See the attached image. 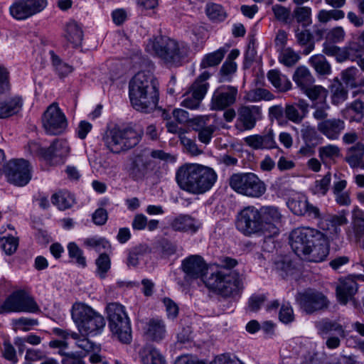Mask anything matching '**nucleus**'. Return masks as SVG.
<instances>
[{
    "label": "nucleus",
    "mask_w": 364,
    "mask_h": 364,
    "mask_svg": "<svg viewBox=\"0 0 364 364\" xmlns=\"http://www.w3.org/2000/svg\"><path fill=\"white\" fill-rule=\"evenodd\" d=\"M48 0H15L9 6V14L17 21H24L42 12Z\"/></svg>",
    "instance_id": "obj_13"
},
{
    "label": "nucleus",
    "mask_w": 364,
    "mask_h": 364,
    "mask_svg": "<svg viewBox=\"0 0 364 364\" xmlns=\"http://www.w3.org/2000/svg\"><path fill=\"white\" fill-rule=\"evenodd\" d=\"M201 223L190 215L181 214L173 218L170 226L174 231L196 233L200 228Z\"/></svg>",
    "instance_id": "obj_24"
},
{
    "label": "nucleus",
    "mask_w": 364,
    "mask_h": 364,
    "mask_svg": "<svg viewBox=\"0 0 364 364\" xmlns=\"http://www.w3.org/2000/svg\"><path fill=\"white\" fill-rule=\"evenodd\" d=\"M6 313L31 312L39 311V307L33 298L24 291H16L4 301Z\"/></svg>",
    "instance_id": "obj_14"
},
{
    "label": "nucleus",
    "mask_w": 364,
    "mask_h": 364,
    "mask_svg": "<svg viewBox=\"0 0 364 364\" xmlns=\"http://www.w3.org/2000/svg\"><path fill=\"white\" fill-rule=\"evenodd\" d=\"M301 138L305 144L316 146L322 139L318 134L316 129L309 125H303L301 129Z\"/></svg>",
    "instance_id": "obj_47"
},
{
    "label": "nucleus",
    "mask_w": 364,
    "mask_h": 364,
    "mask_svg": "<svg viewBox=\"0 0 364 364\" xmlns=\"http://www.w3.org/2000/svg\"><path fill=\"white\" fill-rule=\"evenodd\" d=\"M237 264L235 259L225 257L223 260L225 269L211 273L205 281V286L223 297L238 295L244 288L242 277L238 272L230 270Z\"/></svg>",
    "instance_id": "obj_3"
},
{
    "label": "nucleus",
    "mask_w": 364,
    "mask_h": 364,
    "mask_svg": "<svg viewBox=\"0 0 364 364\" xmlns=\"http://www.w3.org/2000/svg\"><path fill=\"white\" fill-rule=\"evenodd\" d=\"M298 302L301 310L306 314L324 310L329 305V301L323 293L311 289L299 294Z\"/></svg>",
    "instance_id": "obj_18"
},
{
    "label": "nucleus",
    "mask_w": 364,
    "mask_h": 364,
    "mask_svg": "<svg viewBox=\"0 0 364 364\" xmlns=\"http://www.w3.org/2000/svg\"><path fill=\"white\" fill-rule=\"evenodd\" d=\"M18 245V241L16 237H7L0 239V246L3 251L7 255H11L16 252Z\"/></svg>",
    "instance_id": "obj_56"
},
{
    "label": "nucleus",
    "mask_w": 364,
    "mask_h": 364,
    "mask_svg": "<svg viewBox=\"0 0 364 364\" xmlns=\"http://www.w3.org/2000/svg\"><path fill=\"white\" fill-rule=\"evenodd\" d=\"M226 53V49L220 48L214 52L205 55L200 64V68L205 69L209 67L218 65L221 63Z\"/></svg>",
    "instance_id": "obj_40"
},
{
    "label": "nucleus",
    "mask_w": 364,
    "mask_h": 364,
    "mask_svg": "<svg viewBox=\"0 0 364 364\" xmlns=\"http://www.w3.org/2000/svg\"><path fill=\"white\" fill-rule=\"evenodd\" d=\"M4 171L8 181L17 186L26 185L31 178L28 162L24 159L9 161Z\"/></svg>",
    "instance_id": "obj_17"
},
{
    "label": "nucleus",
    "mask_w": 364,
    "mask_h": 364,
    "mask_svg": "<svg viewBox=\"0 0 364 364\" xmlns=\"http://www.w3.org/2000/svg\"><path fill=\"white\" fill-rule=\"evenodd\" d=\"M342 116L349 122H360L364 117V104L356 100L342 110Z\"/></svg>",
    "instance_id": "obj_32"
},
{
    "label": "nucleus",
    "mask_w": 364,
    "mask_h": 364,
    "mask_svg": "<svg viewBox=\"0 0 364 364\" xmlns=\"http://www.w3.org/2000/svg\"><path fill=\"white\" fill-rule=\"evenodd\" d=\"M51 55L53 65L55 67V69L60 77H65L70 73H72V66L65 63L62 62L60 59L53 53V52H51Z\"/></svg>",
    "instance_id": "obj_57"
},
{
    "label": "nucleus",
    "mask_w": 364,
    "mask_h": 364,
    "mask_svg": "<svg viewBox=\"0 0 364 364\" xmlns=\"http://www.w3.org/2000/svg\"><path fill=\"white\" fill-rule=\"evenodd\" d=\"M210 117L207 115L198 116L191 119V126L193 131L198 133V140L207 145L208 144L217 127L215 124H208Z\"/></svg>",
    "instance_id": "obj_23"
},
{
    "label": "nucleus",
    "mask_w": 364,
    "mask_h": 364,
    "mask_svg": "<svg viewBox=\"0 0 364 364\" xmlns=\"http://www.w3.org/2000/svg\"><path fill=\"white\" fill-rule=\"evenodd\" d=\"M345 31L341 26H337L330 30L326 35V41L324 43H329L332 45L342 42L345 38Z\"/></svg>",
    "instance_id": "obj_58"
},
{
    "label": "nucleus",
    "mask_w": 364,
    "mask_h": 364,
    "mask_svg": "<svg viewBox=\"0 0 364 364\" xmlns=\"http://www.w3.org/2000/svg\"><path fill=\"white\" fill-rule=\"evenodd\" d=\"M181 268L186 280L202 278L207 272V264L199 255H191L182 261Z\"/></svg>",
    "instance_id": "obj_21"
},
{
    "label": "nucleus",
    "mask_w": 364,
    "mask_h": 364,
    "mask_svg": "<svg viewBox=\"0 0 364 364\" xmlns=\"http://www.w3.org/2000/svg\"><path fill=\"white\" fill-rule=\"evenodd\" d=\"M274 17L277 20L285 23H289L291 10L279 4H275L272 7Z\"/></svg>",
    "instance_id": "obj_60"
},
{
    "label": "nucleus",
    "mask_w": 364,
    "mask_h": 364,
    "mask_svg": "<svg viewBox=\"0 0 364 364\" xmlns=\"http://www.w3.org/2000/svg\"><path fill=\"white\" fill-rule=\"evenodd\" d=\"M237 65L235 62H230L225 60L223 64L220 73V81H230L232 75L236 72Z\"/></svg>",
    "instance_id": "obj_59"
},
{
    "label": "nucleus",
    "mask_w": 364,
    "mask_h": 364,
    "mask_svg": "<svg viewBox=\"0 0 364 364\" xmlns=\"http://www.w3.org/2000/svg\"><path fill=\"white\" fill-rule=\"evenodd\" d=\"M145 335L153 341L163 340L166 333L164 321L159 318H153L149 320L145 328Z\"/></svg>",
    "instance_id": "obj_29"
},
{
    "label": "nucleus",
    "mask_w": 364,
    "mask_h": 364,
    "mask_svg": "<svg viewBox=\"0 0 364 364\" xmlns=\"http://www.w3.org/2000/svg\"><path fill=\"white\" fill-rule=\"evenodd\" d=\"M97 266V274L101 278L106 277L107 272L111 267V260L107 254H100L95 262Z\"/></svg>",
    "instance_id": "obj_53"
},
{
    "label": "nucleus",
    "mask_w": 364,
    "mask_h": 364,
    "mask_svg": "<svg viewBox=\"0 0 364 364\" xmlns=\"http://www.w3.org/2000/svg\"><path fill=\"white\" fill-rule=\"evenodd\" d=\"M364 235V213L360 209H355L353 212L350 226L346 230V235L349 241Z\"/></svg>",
    "instance_id": "obj_31"
},
{
    "label": "nucleus",
    "mask_w": 364,
    "mask_h": 364,
    "mask_svg": "<svg viewBox=\"0 0 364 364\" xmlns=\"http://www.w3.org/2000/svg\"><path fill=\"white\" fill-rule=\"evenodd\" d=\"M151 158L164 161L173 160L171 154L162 150L144 149L130 158V163L127 168L129 178L139 181L144 178L151 162Z\"/></svg>",
    "instance_id": "obj_9"
},
{
    "label": "nucleus",
    "mask_w": 364,
    "mask_h": 364,
    "mask_svg": "<svg viewBox=\"0 0 364 364\" xmlns=\"http://www.w3.org/2000/svg\"><path fill=\"white\" fill-rule=\"evenodd\" d=\"M331 181V174L328 172L322 178L315 181L314 186L311 188L312 193L325 196L329 189Z\"/></svg>",
    "instance_id": "obj_45"
},
{
    "label": "nucleus",
    "mask_w": 364,
    "mask_h": 364,
    "mask_svg": "<svg viewBox=\"0 0 364 364\" xmlns=\"http://www.w3.org/2000/svg\"><path fill=\"white\" fill-rule=\"evenodd\" d=\"M129 98L132 107L141 112L154 110L159 102V82L153 73L140 71L130 80Z\"/></svg>",
    "instance_id": "obj_1"
},
{
    "label": "nucleus",
    "mask_w": 364,
    "mask_h": 364,
    "mask_svg": "<svg viewBox=\"0 0 364 364\" xmlns=\"http://www.w3.org/2000/svg\"><path fill=\"white\" fill-rule=\"evenodd\" d=\"M275 267L283 279H288L289 277H293L295 272L294 257L291 255L280 257L275 262Z\"/></svg>",
    "instance_id": "obj_34"
},
{
    "label": "nucleus",
    "mask_w": 364,
    "mask_h": 364,
    "mask_svg": "<svg viewBox=\"0 0 364 364\" xmlns=\"http://www.w3.org/2000/svg\"><path fill=\"white\" fill-rule=\"evenodd\" d=\"M142 132L133 127H114L102 135L105 147L112 153L119 154L135 147L140 141Z\"/></svg>",
    "instance_id": "obj_6"
},
{
    "label": "nucleus",
    "mask_w": 364,
    "mask_h": 364,
    "mask_svg": "<svg viewBox=\"0 0 364 364\" xmlns=\"http://www.w3.org/2000/svg\"><path fill=\"white\" fill-rule=\"evenodd\" d=\"M64 37L73 48L79 47L83 39V31L81 26L75 21H68L65 26Z\"/></svg>",
    "instance_id": "obj_30"
},
{
    "label": "nucleus",
    "mask_w": 364,
    "mask_h": 364,
    "mask_svg": "<svg viewBox=\"0 0 364 364\" xmlns=\"http://www.w3.org/2000/svg\"><path fill=\"white\" fill-rule=\"evenodd\" d=\"M142 364H166L164 357L155 348L147 347L144 349L141 355Z\"/></svg>",
    "instance_id": "obj_41"
},
{
    "label": "nucleus",
    "mask_w": 364,
    "mask_h": 364,
    "mask_svg": "<svg viewBox=\"0 0 364 364\" xmlns=\"http://www.w3.org/2000/svg\"><path fill=\"white\" fill-rule=\"evenodd\" d=\"M316 327L320 334H328L334 331L342 338H345L346 336L345 327L337 321L323 318L316 323Z\"/></svg>",
    "instance_id": "obj_37"
},
{
    "label": "nucleus",
    "mask_w": 364,
    "mask_h": 364,
    "mask_svg": "<svg viewBox=\"0 0 364 364\" xmlns=\"http://www.w3.org/2000/svg\"><path fill=\"white\" fill-rule=\"evenodd\" d=\"M261 234L268 237L277 235L282 226V215L274 206H262L259 209Z\"/></svg>",
    "instance_id": "obj_19"
},
{
    "label": "nucleus",
    "mask_w": 364,
    "mask_h": 364,
    "mask_svg": "<svg viewBox=\"0 0 364 364\" xmlns=\"http://www.w3.org/2000/svg\"><path fill=\"white\" fill-rule=\"evenodd\" d=\"M272 129H269L263 134H255L245 138V143L254 149H273L277 147L274 139Z\"/></svg>",
    "instance_id": "obj_27"
},
{
    "label": "nucleus",
    "mask_w": 364,
    "mask_h": 364,
    "mask_svg": "<svg viewBox=\"0 0 364 364\" xmlns=\"http://www.w3.org/2000/svg\"><path fill=\"white\" fill-rule=\"evenodd\" d=\"M297 253L301 259L310 262H321L329 255V245L320 231L309 227L298 229Z\"/></svg>",
    "instance_id": "obj_4"
},
{
    "label": "nucleus",
    "mask_w": 364,
    "mask_h": 364,
    "mask_svg": "<svg viewBox=\"0 0 364 364\" xmlns=\"http://www.w3.org/2000/svg\"><path fill=\"white\" fill-rule=\"evenodd\" d=\"M297 43L303 48L299 52L308 55L314 49L313 37L309 31L305 29L297 36Z\"/></svg>",
    "instance_id": "obj_44"
},
{
    "label": "nucleus",
    "mask_w": 364,
    "mask_h": 364,
    "mask_svg": "<svg viewBox=\"0 0 364 364\" xmlns=\"http://www.w3.org/2000/svg\"><path fill=\"white\" fill-rule=\"evenodd\" d=\"M68 250L70 257L75 258L76 262L82 267L86 266L85 257L82 255V252L75 242H70L68 245Z\"/></svg>",
    "instance_id": "obj_61"
},
{
    "label": "nucleus",
    "mask_w": 364,
    "mask_h": 364,
    "mask_svg": "<svg viewBox=\"0 0 364 364\" xmlns=\"http://www.w3.org/2000/svg\"><path fill=\"white\" fill-rule=\"evenodd\" d=\"M87 336L85 334L80 335L76 332L70 333V337L75 341L76 347L83 350L85 354H88L92 351H100V346L90 341Z\"/></svg>",
    "instance_id": "obj_39"
},
{
    "label": "nucleus",
    "mask_w": 364,
    "mask_h": 364,
    "mask_svg": "<svg viewBox=\"0 0 364 364\" xmlns=\"http://www.w3.org/2000/svg\"><path fill=\"white\" fill-rule=\"evenodd\" d=\"M323 53L328 56L335 57L339 63L347 60L356 62L360 69L364 71V48L356 41L350 42L343 48L329 43H323Z\"/></svg>",
    "instance_id": "obj_11"
},
{
    "label": "nucleus",
    "mask_w": 364,
    "mask_h": 364,
    "mask_svg": "<svg viewBox=\"0 0 364 364\" xmlns=\"http://www.w3.org/2000/svg\"><path fill=\"white\" fill-rule=\"evenodd\" d=\"M22 107V100L14 97L6 100H0V118L4 119L17 114Z\"/></svg>",
    "instance_id": "obj_36"
},
{
    "label": "nucleus",
    "mask_w": 364,
    "mask_h": 364,
    "mask_svg": "<svg viewBox=\"0 0 364 364\" xmlns=\"http://www.w3.org/2000/svg\"><path fill=\"white\" fill-rule=\"evenodd\" d=\"M206 14L208 18L214 21H223L227 15L223 8L216 4H209L206 6Z\"/></svg>",
    "instance_id": "obj_51"
},
{
    "label": "nucleus",
    "mask_w": 364,
    "mask_h": 364,
    "mask_svg": "<svg viewBox=\"0 0 364 364\" xmlns=\"http://www.w3.org/2000/svg\"><path fill=\"white\" fill-rule=\"evenodd\" d=\"M297 216L308 221L317 220L321 219V213L318 206L311 203L306 196H302L297 200Z\"/></svg>",
    "instance_id": "obj_28"
},
{
    "label": "nucleus",
    "mask_w": 364,
    "mask_h": 364,
    "mask_svg": "<svg viewBox=\"0 0 364 364\" xmlns=\"http://www.w3.org/2000/svg\"><path fill=\"white\" fill-rule=\"evenodd\" d=\"M237 229L245 235L261 234L259 209L255 206L244 208L237 215Z\"/></svg>",
    "instance_id": "obj_12"
},
{
    "label": "nucleus",
    "mask_w": 364,
    "mask_h": 364,
    "mask_svg": "<svg viewBox=\"0 0 364 364\" xmlns=\"http://www.w3.org/2000/svg\"><path fill=\"white\" fill-rule=\"evenodd\" d=\"M364 156V144L356 142L346 150V161L351 168L362 166Z\"/></svg>",
    "instance_id": "obj_33"
},
{
    "label": "nucleus",
    "mask_w": 364,
    "mask_h": 364,
    "mask_svg": "<svg viewBox=\"0 0 364 364\" xmlns=\"http://www.w3.org/2000/svg\"><path fill=\"white\" fill-rule=\"evenodd\" d=\"M339 155L340 149L336 145L328 144L318 149V156L323 162L326 159H333L338 157Z\"/></svg>",
    "instance_id": "obj_54"
},
{
    "label": "nucleus",
    "mask_w": 364,
    "mask_h": 364,
    "mask_svg": "<svg viewBox=\"0 0 364 364\" xmlns=\"http://www.w3.org/2000/svg\"><path fill=\"white\" fill-rule=\"evenodd\" d=\"M267 77L273 86L280 91H287L291 88V84L290 81L285 76L281 75L277 70H270L268 73Z\"/></svg>",
    "instance_id": "obj_43"
},
{
    "label": "nucleus",
    "mask_w": 364,
    "mask_h": 364,
    "mask_svg": "<svg viewBox=\"0 0 364 364\" xmlns=\"http://www.w3.org/2000/svg\"><path fill=\"white\" fill-rule=\"evenodd\" d=\"M106 310L112 336L122 343H130L132 340L131 323L124 306L113 302L107 304Z\"/></svg>",
    "instance_id": "obj_8"
},
{
    "label": "nucleus",
    "mask_w": 364,
    "mask_h": 364,
    "mask_svg": "<svg viewBox=\"0 0 364 364\" xmlns=\"http://www.w3.org/2000/svg\"><path fill=\"white\" fill-rule=\"evenodd\" d=\"M279 62L287 68H292L296 64V52L291 48H282L279 50Z\"/></svg>",
    "instance_id": "obj_46"
},
{
    "label": "nucleus",
    "mask_w": 364,
    "mask_h": 364,
    "mask_svg": "<svg viewBox=\"0 0 364 364\" xmlns=\"http://www.w3.org/2000/svg\"><path fill=\"white\" fill-rule=\"evenodd\" d=\"M314 82V77L306 67L297 68V87L301 90L306 86H311Z\"/></svg>",
    "instance_id": "obj_52"
},
{
    "label": "nucleus",
    "mask_w": 364,
    "mask_h": 364,
    "mask_svg": "<svg viewBox=\"0 0 364 364\" xmlns=\"http://www.w3.org/2000/svg\"><path fill=\"white\" fill-rule=\"evenodd\" d=\"M215 171L198 164H185L178 168L176 181L181 189L194 195L210 191L217 181Z\"/></svg>",
    "instance_id": "obj_2"
},
{
    "label": "nucleus",
    "mask_w": 364,
    "mask_h": 364,
    "mask_svg": "<svg viewBox=\"0 0 364 364\" xmlns=\"http://www.w3.org/2000/svg\"><path fill=\"white\" fill-rule=\"evenodd\" d=\"M237 112L238 117L235 127L240 131L253 129L257 121L262 117L260 108L255 105L242 106Z\"/></svg>",
    "instance_id": "obj_20"
},
{
    "label": "nucleus",
    "mask_w": 364,
    "mask_h": 364,
    "mask_svg": "<svg viewBox=\"0 0 364 364\" xmlns=\"http://www.w3.org/2000/svg\"><path fill=\"white\" fill-rule=\"evenodd\" d=\"M274 95L267 90L256 88L250 90L245 95V99L250 102H258L260 100H271Z\"/></svg>",
    "instance_id": "obj_48"
},
{
    "label": "nucleus",
    "mask_w": 364,
    "mask_h": 364,
    "mask_svg": "<svg viewBox=\"0 0 364 364\" xmlns=\"http://www.w3.org/2000/svg\"><path fill=\"white\" fill-rule=\"evenodd\" d=\"M43 127L48 134L63 133L67 127V119L57 103L51 104L42 117Z\"/></svg>",
    "instance_id": "obj_15"
},
{
    "label": "nucleus",
    "mask_w": 364,
    "mask_h": 364,
    "mask_svg": "<svg viewBox=\"0 0 364 364\" xmlns=\"http://www.w3.org/2000/svg\"><path fill=\"white\" fill-rule=\"evenodd\" d=\"M310 61L318 73L328 75L331 73V65L323 55H314Z\"/></svg>",
    "instance_id": "obj_49"
},
{
    "label": "nucleus",
    "mask_w": 364,
    "mask_h": 364,
    "mask_svg": "<svg viewBox=\"0 0 364 364\" xmlns=\"http://www.w3.org/2000/svg\"><path fill=\"white\" fill-rule=\"evenodd\" d=\"M332 92V102L334 105H338L347 99L348 92L341 84L333 85Z\"/></svg>",
    "instance_id": "obj_63"
},
{
    "label": "nucleus",
    "mask_w": 364,
    "mask_h": 364,
    "mask_svg": "<svg viewBox=\"0 0 364 364\" xmlns=\"http://www.w3.org/2000/svg\"><path fill=\"white\" fill-rule=\"evenodd\" d=\"M348 223V219L344 212L338 215L328 216L323 221H321L320 225L323 230H331L336 235L341 232L340 226Z\"/></svg>",
    "instance_id": "obj_35"
},
{
    "label": "nucleus",
    "mask_w": 364,
    "mask_h": 364,
    "mask_svg": "<svg viewBox=\"0 0 364 364\" xmlns=\"http://www.w3.org/2000/svg\"><path fill=\"white\" fill-rule=\"evenodd\" d=\"M229 185L237 193L252 198H259L266 191L264 183L253 173H234Z\"/></svg>",
    "instance_id": "obj_10"
},
{
    "label": "nucleus",
    "mask_w": 364,
    "mask_h": 364,
    "mask_svg": "<svg viewBox=\"0 0 364 364\" xmlns=\"http://www.w3.org/2000/svg\"><path fill=\"white\" fill-rule=\"evenodd\" d=\"M344 129V121L336 118L323 120L317 125V129L330 140L338 139Z\"/></svg>",
    "instance_id": "obj_25"
},
{
    "label": "nucleus",
    "mask_w": 364,
    "mask_h": 364,
    "mask_svg": "<svg viewBox=\"0 0 364 364\" xmlns=\"http://www.w3.org/2000/svg\"><path fill=\"white\" fill-rule=\"evenodd\" d=\"M279 320L284 323H289L294 321V315L293 308L289 304H282L279 314Z\"/></svg>",
    "instance_id": "obj_64"
},
{
    "label": "nucleus",
    "mask_w": 364,
    "mask_h": 364,
    "mask_svg": "<svg viewBox=\"0 0 364 364\" xmlns=\"http://www.w3.org/2000/svg\"><path fill=\"white\" fill-rule=\"evenodd\" d=\"M210 77V73L204 71L196 78L189 92L184 95L185 99L181 102L183 107L191 109L199 107L208 91L209 84L207 80Z\"/></svg>",
    "instance_id": "obj_16"
},
{
    "label": "nucleus",
    "mask_w": 364,
    "mask_h": 364,
    "mask_svg": "<svg viewBox=\"0 0 364 364\" xmlns=\"http://www.w3.org/2000/svg\"><path fill=\"white\" fill-rule=\"evenodd\" d=\"M70 146L65 139H55L47 149L46 159H50L53 157H66L70 153Z\"/></svg>",
    "instance_id": "obj_38"
},
{
    "label": "nucleus",
    "mask_w": 364,
    "mask_h": 364,
    "mask_svg": "<svg viewBox=\"0 0 364 364\" xmlns=\"http://www.w3.org/2000/svg\"><path fill=\"white\" fill-rule=\"evenodd\" d=\"M146 48L149 50L151 49L156 56L170 67L180 66L190 50L186 43L165 36L150 39Z\"/></svg>",
    "instance_id": "obj_5"
},
{
    "label": "nucleus",
    "mask_w": 364,
    "mask_h": 364,
    "mask_svg": "<svg viewBox=\"0 0 364 364\" xmlns=\"http://www.w3.org/2000/svg\"><path fill=\"white\" fill-rule=\"evenodd\" d=\"M345 16V13L339 9H332V10H325L322 9L318 11L317 17L318 21L322 23H326L331 20H340L343 18Z\"/></svg>",
    "instance_id": "obj_50"
},
{
    "label": "nucleus",
    "mask_w": 364,
    "mask_h": 364,
    "mask_svg": "<svg viewBox=\"0 0 364 364\" xmlns=\"http://www.w3.org/2000/svg\"><path fill=\"white\" fill-rule=\"evenodd\" d=\"M357 290L358 284L354 279L347 277L340 279L336 289V296L339 303L346 305L348 301L353 299Z\"/></svg>",
    "instance_id": "obj_26"
},
{
    "label": "nucleus",
    "mask_w": 364,
    "mask_h": 364,
    "mask_svg": "<svg viewBox=\"0 0 364 364\" xmlns=\"http://www.w3.org/2000/svg\"><path fill=\"white\" fill-rule=\"evenodd\" d=\"M51 200L53 205L62 210L70 208L74 203L73 195L67 191H60L53 194Z\"/></svg>",
    "instance_id": "obj_42"
},
{
    "label": "nucleus",
    "mask_w": 364,
    "mask_h": 364,
    "mask_svg": "<svg viewBox=\"0 0 364 364\" xmlns=\"http://www.w3.org/2000/svg\"><path fill=\"white\" fill-rule=\"evenodd\" d=\"M12 324L15 331L18 330L28 331L31 330L33 326L38 325V321L33 318L21 317L12 320Z\"/></svg>",
    "instance_id": "obj_55"
},
{
    "label": "nucleus",
    "mask_w": 364,
    "mask_h": 364,
    "mask_svg": "<svg viewBox=\"0 0 364 364\" xmlns=\"http://www.w3.org/2000/svg\"><path fill=\"white\" fill-rule=\"evenodd\" d=\"M237 89L235 87L227 86L217 89L212 97V108L215 110H222L232 105L236 101Z\"/></svg>",
    "instance_id": "obj_22"
},
{
    "label": "nucleus",
    "mask_w": 364,
    "mask_h": 364,
    "mask_svg": "<svg viewBox=\"0 0 364 364\" xmlns=\"http://www.w3.org/2000/svg\"><path fill=\"white\" fill-rule=\"evenodd\" d=\"M71 316L79 332L85 336L100 334L105 326L104 317L84 303L75 302L72 307Z\"/></svg>",
    "instance_id": "obj_7"
},
{
    "label": "nucleus",
    "mask_w": 364,
    "mask_h": 364,
    "mask_svg": "<svg viewBox=\"0 0 364 364\" xmlns=\"http://www.w3.org/2000/svg\"><path fill=\"white\" fill-rule=\"evenodd\" d=\"M309 99L315 100L321 96L326 97V90L321 86L313 85L306 86L301 90Z\"/></svg>",
    "instance_id": "obj_62"
}]
</instances>
